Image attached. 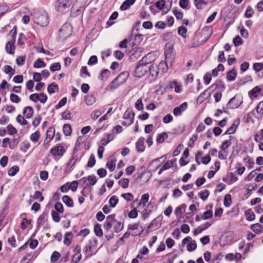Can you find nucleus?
Here are the masks:
<instances>
[{
	"instance_id": "69168bd1",
	"label": "nucleus",
	"mask_w": 263,
	"mask_h": 263,
	"mask_svg": "<svg viewBox=\"0 0 263 263\" xmlns=\"http://www.w3.org/2000/svg\"><path fill=\"white\" fill-rule=\"evenodd\" d=\"M149 196L148 194H144L142 195L141 200L142 202V204L144 206L146 203L148 202Z\"/></svg>"
},
{
	"instance_id": "5fc2aeb1",
	"label": "nucleus",
	"mask_w": 263,
	"mask_h": 263,
	"mask_svg": "<svg viewBox=\"0 0 263 263\" xmlns=\"http://www.w3.org/2000/svg\"><path fill=\"white\" fill-rule=\"evenodd\" d=\"M16 121L19 124H20L21 125H26L28 123L27 121L21 115L17 116V117L16 118Z\"/></svg>"
},
{
	"instance_id": "de8ad7c7",
	"label": "nucleus",
	"mask_w": 263,
	"mask_h": 263,
	"mask_svg": "<svg viewBox=\"0 0 263 263\" xmlns=\"http://www.w3.org/2000/svg\"><path fill=\"white\" fill-rule=\"evenodd\" d=\"M253 69L256 72H259L263 69V63H255L253 66Z\"/></svg>"
},
{
	"instance_id": "603ef678",
	"label": "nucleus",
	"mask_w": 263,
	"mask_h": 263,
	"mask_svg": "<svg viewBox=\"0 0 263 263\" xmlns=\"http://www.w3.org/2000/svg\"><path fill=\"white\" fill-rule=\"evenodd\" d=\"M10 100L13 103H18L20 102L21 99L18 96L14 93H11L10 96Z\"/></svg>"
},
{
	"instance_id": "72a5a7b5",
	"label": "nucleus",
	"mask_w": 263,
	"mask_h": 263,
	"mask_svg": "<svg viewBox=\"0 0 263 263\" xmlns=\"http://www.w3.org/2000/svg\"><path fill=\"white\" fill-rule=\"evenodd\" d=\"M6 49L7 53L9 54H13L14 50V46L13 43L11 42H8L6 46Z\"/></svg>"
},
{
	"instance_id": "7c9ffc66",
	"label": "nucleus",
	"mask_w": 263,
	"mask_h": 263,
	"mask_svg": "<svg viewBox=\"0 0 263 263\" xmlns=\"http://www.w3.org/2000/svg\"><path fill=\"white\" fill-rule=\"evenodd\" d=\"M186 207V205L185 204H182L181 205L178 206L175 210L176 214L177 215H182L183 213L185 212Z\"/></svg>"
},
{
	"instance_id": "6ab92c4d",
	"label": "nucleus",
	"mask_w": 263,
	"mask_h": 263,
	"mask_svg": "<svg viewBox=\"0 0 263 263\" xmlns=\"http://www.w3.org/2000/svg\"><path fill=\"white\" fill-rule=\"evenodd\" d=\"M251 229L257 234L263 232V226L258 223L252 224L251 227Z\"/></svg>"
},
{
	"instance_id": "20e7f679",
	"label": "nucleus",
	"mask_w": 263,
	"mask_h": 263,
	"mask_svg": "<svg viewBox=\"0 0 263 263\" xmlns=\"http://www.w3.org/2000/svg\"><path fill=\"white\" fill-rule=\"evenodd\" d=\"M242 103V97L240 96L235 95L229 101L227 107L230 109L236 108L238 107Z\"/></svg>"
},
{
	"instance_id": "4d7b16f0",
	"label": "nucleus",
	"mask_w": 263,
	"mask_h": 263,
	"mask_svg": "<svg viewBox=\"0 0 263 263\" xmlns=\"http://www.w3.org/2000/svg\"><path fill=\"white\" fill-rule=\"evenodd\" d=\"M167 137V134L165 133L159 134L157 138V142L158 143H162L164 142L165 138Z\"/></svg>"
},
{
	"instance_id": "6e6d98bb",
	"label": "nucleus",
	"mask_w": 263,
	"mask_h": 263,
	"mask_svg": "<svg viewBox=\"0 0 263 263\" xmlns=\"http://www.w3.org/2000/svg\"><path fill=\"white\" fill-rule=\"evenodd\" d=\"M110 74V71L108 69H104L101 72V74L100 76V79L102 81L107 79Z\"/></svg>"
},
{
	"instance_id": "4468645a",
	"label": "nucleus",
	"mask_w": 263,
	"mask_h": 263,
	"mask_svg": "<svg viewBox=\"0 0 263 263\" xmlns=\"http://www.w3.org/2000/svg\"><path fill=\"white\" fill-rule=\"evenodd\" d=\"M145 139L143 137H141L138 139L136 142V146L137 151L139 152H143L145 149L144 146Z\"/></svg>"
},
{
	"instance_id": "a18cd8bd",
	"label": "nucleus",
	"mask_w": 263,
	"mask_h": 263,
	"mask_svg": "<svg viewBox=\"0 0 263 263\" xmlns=\"http://www.w3.org/2000/svg\"><path fill=\"white\" fill-rule=\"evenodd\" d=\"M129 179L127 178H124L119 181V184L124 189H126L129 185Z\"/></svg>"
},
{
	"instance_id": "49530a36",
	"label": "nucleus",
	"mask_w": 263,
	"mask_h": 263,
	"mask_svg": "<svg viewBox=\"0 0 263 263\" xmlns=\"http://www.w3.org/2000/svg\"><path fill=\"white\" fill-rule=\"evenodd\" d=\"M61 69V64L60 63H54L50 66V70L52 71L60 70Z\"/></svg>"
},
{
	"instance_id": "3c124183",
	"label": "nucleus",
	"mask_w": 263,
	"mask_h": 263,
	"mask_svg": "<svg viewBox=\"0 0 263 263\" xmlns=\"http://www.w3.org/2000/svg\"><path fill=\"white\" fill-rule=\"evenodd\" d=\"M135 107L139 110H142L143 109V104L141 98H139L137 100L135 103Z\"/></svg>"
},
{
	"instance_id": "f03ea898",
	"label": "nucleus",
	"mask_w": 263,
	"mask_h": 263,
	"mask_svg": "<svg viewBox=\"0 0 263 263\" xmlns=\"http://www.w3.org/2000/svg\"><path fill=\"white\" fill-rule=\"evenodd\" d=\"M32 16L34 22L42 27L46 26L49 24L48 16L44 11H34Z\"/></svg>"
},
{
	"instance_id": "a878e982",
	"label": "nucleus",
	"mask_w": 263,
	"mask_h": 263,
	"mask_svg": "<svg viewBox=\"0 0 263 263\" xmlns=\"http://www.w3.org/2000/svg\"><path fill=\"white\" fill-rule=\"evenodd\" d=\"M85 102L88 105H92L96 102V98L93 95H88L85 98Z\"/></svg>"
},
{
	"instance_id": "a19ab883",
	"label": "nucleus",
	"mask_w": 263,
	"mask_h": 263,
	"mask_svg": "<svg viewBox=\"0 0 263 263\" xmlns=\"http://www.w3.org/2000/svg\"><path fill=\"white\" fill-rule=\"evenodd\" d=\"M19 171V167L17 166H14L10 168L8 171V175L10 176H14Z\"/></svg>"
},
{
	"instance_id": "f8f14e48",
	"label": "nucleus",
	"mask_w": 263,
	"mask_h": 263,
	"mask_svg": "<svg viewBox=\"0 0 263 263\" xmlns=\"http://www.w3.org/2000/svg\"><path fill=\"white\" fill-rule=\"evenodd\" d=\"M116 159L114 155L109 157L108 158L107 163L106 167L110 170V171H113L116 167Z\"/></svg>"
},
{
	"instance_id": "bf43d9fd",
	"label": "nucleus",
	"mask_w": 263,
	"mask_h": 263,
	"mask_svg": "<svg viewBox=\"0 0 263 263\" xmlns=\"http://www.w3.org/2000/svg\"><path fill=\"white\" fill-rule=\"evenodd\" d=\"M187 31V29L185 27L183 26L179 27L178 29V33L179 35L185 37L186 36V33Z\"/></svg>"
},
{
	"instance_id": "e2e57ef3",
	"label": "nucleus",
	"mask_w": 263,
	"mask_h": 263,
	"mask_svg": "<svg viewBox=\"0 0 263 263\" xmlns=\"http://www.w3.org/2000/svg\"><path fill=\"white\" fill-rule=\"evenodd\" d=\"M33 197L35 199H38L39 201H42L44 199V197L40 191H36L34 193Z\"/></svg>"
},
{
	"instance_id": "a211bd4d",
	"label": "nucleus",
	"mask_w": 263,
	"mask_h": 263,
	"mask_svg": "<svg viewBox=\"0 0 263 263\" xmlns=\"http://www.w3.org/2000/svg\"><path fill=\"white\" fill-rule=\"evenodd\" d=\"M81 180H83L85 182L88 181V184L91 185H95L97 182V177L95 175H89L87 177H84Z\"/></svg>"
},
{
	"instance_id": "58836bf2",
	"label": "nucleus",
	"mask_w": 263,
	"mask_h": 263,
	"mask_svg": "<svg viewBox=\"0 0 263 263\" xmlns=\"http://www.w3.org/2000/svg\"><path fill=\"white\" fill-rule=\"evenodd\" d=\"M4 72L7 74H10L11 76L13 75L15 73V70L9 65H5L4 67Z\"/></svg>"
},
{
	"instance_id": "79ce46f5",
	"label": "nucleus",
	"mask_w": 263,
	"mask_h": 263,
	"mask_svg": "<svg viewBox=\"0 0 263 263\" xmlns=\"http://www.w3.org/2000/svg\"><path fill=\"white\" fill-rule=\"evenodd\" d=\"M63 132L66 136H69L71 133V127L70 124H66L63 126Z\"/></svg>"
},
{
	"instance_id": "09e8293b",
	"label": "nucleus",
	"mask_w": 263,
	"mask_h": 263,
	"mask_svg": "<svg viewBox=\"0 0 263 263\" xmlns=\"http://www.w3.org/2000/svg\"><path fill=\"white\" fill-rule=\"evenodd\" d=\"M199 195L201 199L203 201H205L207 199L208 197L209 196V191L207 190H205L202 192H201Z\"/></svg>"
},
{
	"instance_id": "dca6fc26",
	"label": "nucleus",
	"mask_w": 263,
	"mask_h": 263,
	"mask_svg": "<svg viewBox=\"0 0 263 263\" xmlns=\"http://www.w3.org/2000/svg\"><path fill=\"white\" fill-rule=\"evenodd\" d=\"M55 134V130L53 128H49L46 132V138L45 139L44 142H49L53 138Z\"/></svg>"
},
{
	"instance_id": "473e14b6",
	"label": "nucleus",
	"mask_w": 263,
	"mask_h": 263,
	"mask_svg": "<svg viewBox=\"0 0 263 263\" xmlns=\"http://www.w3.org/2000/svg\"><path fill=\"white\" fill-rule=\"evenodd\" d=\"M237 73L234 69L228 72L227 74V78L229 81H234L236 77Z\"/></svg>"
},
{
	"instance_id": "774afa93",
	"label": "nucleus",
	"mask_w": 263,
	"mask_h": 263,
	"mask_svg": "<svg viewBox=\"0 0 263 263\" xmlns=\"http://www.w3.org/2000/svg\"><path fill=\"white\" fill-rule=\"evenodd\" d=\"M256 109L258 114H263V102H260L258 104Z\"/></svg>"
},
{
	"instance_id": "cd10ccee",
	"label": "nucleus",
	"mask_w": 263,
	"mask_h": 263,
	"mask_svg": "<svg viewBox=\"0 0 263 263\" xmlns=\"http://www.w3.org/2000/svg\"><path fill=\"white\" fill-rule=\"evenodd\" d=\"M232 139V137L230 136V139L227 140L225 141H224L220 146V149L222 151H226L231 145V140Z\"/></svg>"
},
{
	"instance_id": "338daca9",
	"label": "nucleus",
	"mask_w": 263,
	"mask_h": 263,
	"mask_svg": "<svg viewBox=\"0 0 263 263\" xmlns=\"http://www.w3.org/2000/svg\"><path fill=\"white\" fill-rule=\"evenodd\" d=\"M60 256V254L59 252L57 251H54L52 253L51 256V262H54L58 260Z\"/></svg>"
},
{
	"instance_id": "052dcab7",
	"label": "nucleus",
	"mask_w": 263,
	"mask_h": 263,
	"mask_svg": "<svg viewBox=\"0 0 263 263\" xmlns=\"http://www.w3.org/2000/svg\"><path fill=\"white\" fill-rule=\"evenodd\" d=\"M78 183L77 181H73L70 184L68 183V186L69 190H71L72 191H76L78 188Z\"/></svg>"
},
{
	"instance_id": "2eb2a0df",
	"label": "nucleus",
	"mask_w": 263,
	"mask_h": 263,
	"mask_svg": "<svg viewBox=\"0 0 263 263\" xmlns=\"http://www.w3.org/2000/svg\"><path fill=\"white\" fill-rule=\"evenodd\" d=\"M148 70H149V73L153 78L155 79L157 77L159 71L157 65L149 64V68Z\"/></svg>"
},
{
	"instance_id": "393cba45",
	"label": "nucleus",
	"mask_w": 263,
	"mask_h": 263,
	"mask_svg": "<svg viewBox=\"0 0 263 263\" xmlns=\"http://www.w3.org/2000/svg\"><path fill=\"white\" fill-rule=\"evenodd\" d=\"M246 219L248 221H252L255 219V216L253 212L251 210H248L245 212Z\"/></svg>"
},
{
	"instance_id": "f3484780",
	"label": "nucleus",
	"mask_w": 263,
	"mask_h": 263,
	"mask_svg": "<svg viewBox=\"0 0 263 263\" xmlns=\"http://www.w3.org/2000/svg\"><path fill=\"white\" fill-rule=\"evenodd\" d=\"M114 138V136L111 134H106L104 135L101 140V143L103 145H107L109 142L111 141Z\"/></svg>"
},
{
	"instance_id": "7ed1b4c3",
	"label": "nucleus",
	"mask_w": 263,
	"mask_h": 263,
	"mask_svg": "<svg viewBox=\"0 0 263 263\" xmlns=\"http://www.w3.org/2000/svg\"><path fill=\"white\" fill-rule=\"evenodd\" d=\"M71 4V0H58L55 7L58 11L63 12L69 8Z\"/></svg>"
},
{
	"instance_id": "680f3d73",
	"label": "nucleus",
	"mask_w": 263,
	"mask_h": 263,
	"mask_svg": "<svg viewBox=\"0 0 263 263\" xmlns=\"http://www.w3.org/2000/svg\"><path fill=\"white\" fill-rule=\"evenodd\" d=\"M138 216V211L136 210V208H134V209L132 210L129 214H128V217L130 218H136Z\"/></svg>"
},
{
	"instance_id": "ddd939ff",
	"label": "nucleus",
	"mask_w": 263,
	"mask_h": 263,
	"mask_svg": "<svg viewBox=\"0 0 263 263\" xmlns=\"http://www.w3.org/2000/svg\"><path fill=\"white\" fill-rule=\"evenodd\" d=\"M129 77V73L127 71H123L119 74L116 78L117 81L121 85L124 83Z\"/></svg>"
},
{
	"instance_id": "f704fd0d",
	"label": "nucleus",
	"mask_w": 263,
	"mask_h": 263,
	"mask_svg": "<svg viewBox=\"0 0 263 263\" xmlns=\"http://www.w3.org/2000/svg\"><path fill=\"white\" fill-rule=\"evenodd\" d=\"M40 137V133L39 131L37 130L31 135L30 140L33 142H36L38 141Z\"/></svg>"
},
{
	"instance_id": "412c9836",
	"label": "nucleus",
	"mask_w": 263,
	"mask_h": 263,
	"mask_svg": "<svg viewBox=\"0 0 263 263\" xmlns=\"http://www.w3.org/2000/svg\"><path fill=\"white\" fill-rule=\"evenodd\" d=\"M63 202L68 207H73V203L72 199L67 195H65L62 198Z\"/></svg>"
},
{
	"instance_id": "e433bc0d",
	"label": "nucleus",
	"mask_w": 263,
	"mask_h": 263,
	"mask_svg": "<svg viewBox=\"0 0 263 263\" xmlns=\"http://www.w3.org/2000/svg\"><path fill=\"white\" fill-rule=\"evenodd\" d=\"M119 202V199L116 196H112L109 199L110 206L115 208Z\"/></svg>"
},
{
	"instance_id": "8fccbe9b",
	"label": "nucleus",
	"mask_w": 263,
	"mask_h": 263,
	"mask_svg": "<svg viewBox=\"0 0 263 263\" xmlns=\"http://www.w3.org/2000/svg\"><path fill=\"white\" fill-rule=\"evenodd\" d=\"M33 66L35 68H41L45 67L46 64L41 59H39L34 62Z\"/></svg>"
},
{
	"instance_id": "ea45409f",
	"label": "nucleus",
	"mask_w": 263,
	"mask_h": 263,
	"mask_svg": "<svg viewBox=\"0 0 263 263\" xmlns=\"http://www.w3.org/2000/svg\"><path fill=\"white\" fill-rule=\"evenodd\" d=\"M96 162V161L95 155L93 154H91L88 161L87 165L88 167H92L95 165Z\"/></svg>"
},
{
	"instance_id": "aec40b11",
	"label": "nucleus",
	"mask_w": 263,
	"mask_h": 263,
	"mask_svg": "<svg viewBox=\"0 0 263 263\" xmlns=\"http://www.w3.org/2000/svg\"><path fill=\"white\" fill-rule=\"evenodd\" d=\"M33 110L30 106H27L24 108L23 115L26 118H30L33 115Z\"/></svg>"
},
{
	"instance_id": "37998d69",
	"label": "nucleus",
	"mask_w": 263,
	"mask_h": 263,
	"mask_svg": "<svg viewBox=\"0 0 263 263\" xmlns=\"http://www.w3.org/2000/svg\"><path fill=\"white\" fill-rule=\"evenodd\" d=\"M121 196L127 201H132L134 199V196L132 193H127L121 194Z\"/></svg>"
},
{
	"instance_id": "4c0bfd02",
	"label": "nucleus",
	"mask_w": 263,
	"mask_h": 263,
	"mask_svg": "<svg viewBox=\"0 0 263 263\" xmlns=\"http://www.w3.org/2000/svg\"><path fill=\"white\" fill-rule=\"evenodd\" d=\"M187 250L190 251H193L195 250L197 248V245L195 240H192L186 246Z\"/></svg>"
},
{
	"instance_id": "c03bdc74",
	"label": "nucleus",
	"mask_w": 263,
	"mask_h": 263,
	"mask_svg": "<svg viewBox=\"0 0 263 263\" xmlns=\"http://www.w3.org/2000/svg\"><path fill=\"white\" fill-rule=\"evenodd\" d=\"M213 212L211 210H208L203 213V215L201 217L202 219L206 220L212 217Z\"/></svg>"
},
{
	"instance_id": "423d86ee",
	"label": "nucleus",
	"mask_w": 263,
	"mask_h": 263,
	"mask_svg": "<svg viewBox=\"0 0 263 263\" xmlns=\"http://www.w3.org/2000/svg\"><path fill=\"white\" fill-rule=\"evenodd\" d=\"M29 99L34 102L40 101L41 103L44 104L47 101V96L44 93H33L30 96Z\"/></svg>"
},
{
	"instance_id": "6e6552de",
	"label": "nucleus",
	"mask_w": 263,
	"mask_h": 263,
	"mask_svg": "<svg viewBox=\"0 0 263 263\" xmlns=\"http://www.w3.org/2000/svg\"><path fill=\"white\" fill-rule=\"evenodd\" d=\"M81 247L77 246L74 249V254L72 256L71 259V263H78L82 258V254L81 253Z\"/></svg>"
},
{
	"instance_id": "0e129e2a",
	"label": "nucleus",
	"mask_w": 263,
	"mask_h": 263,
	"mask_svg": "<svg viewBox=\"0 0 263 263\" xmlns=\"http://www.w3.org/2000/svg\"><path fill=\"white\" fill-rule=\"evenodd\" d=\"M51 215L52 219L54 221L59 222L60 221L61 218L58 212L55 211H52L51 212Z\"/></svg>"
},
{
	"instance_id": "f257e3e1",
	"label": "nucleus",
	"mask_w": 263,
	"mask_h": 263,
	"mask_svg": "<svg viewBox=\"0 0 263 263\" xmlns=\"http://www.w3.org/2000/svg\"><path fill=\"white\" fill-rule=\"evenodd\" d=\"M151 57V55L148 54L138 62L134 72L135 77L140 78L145 74L149 68V64L151 63V60L149 59Z\"/></svg>"
},
{
	"instance_id": "13d9d810",
	"label": "nucleus",
	"mask_w": 263,
	"mask_h": 263,
	"mask_svg": "<svg viewBox=\"0 0 263 263\" xmlns=\"http://www.w3.org/2000/svg\"><path fill=\"white\" fill-rule=\"evenodd\" d=\"M7 132L9 135H12L16 133V129L11 124L7 126Z\"/></svg>"
},
{
	"instance_id": "1a4fd4ad",
	"label": "nucleus",
	"mask_w": 263,
	"mask_h": 263,
	"mask_svg": "<svg viewBox=\"0 0 263 263\" xmlns=\"http://www.w3.org/2000/svg\"><path fill=\"white\" fill-rule=\"evenodd\" d=\"M65 150L63 146L60 145H58L50 149L51 154L54 156H62Z\"/></svg>"
},
{
	"instance_id": "9b49d317",
	"label": "nucleus",
	"mask_w": 263,
	"mask_h": 263,
	"mask_svg": "<svg viewBox=\"0 0 263 263\" xmlns=\"http://www.w3.org/2000/svg\"><path fill=\"white\" fill-rule=\"evenodd\" d=\"M80 1L81 0H77L72 7V12L73 13H76V15L80 14L83 11L85 4L79 6Z\"/></svg>"
},
{
	"instance_id": "5701e85b",
	"label": "nucleus",
	"mask_w": 263,
	"mask_h": 263,
	"mask_svg": "<svg viewBox=\"0 0 263 263\" xmlns=\"http://www.w3.org/2000/svg\"><path fill=\"white\" fill-rule=\"evenodd\" d=\"M239 124V121H235L231 126L226 132L225 134H232L234 133L237 126Z\"/></svg>"
},
{
	"instance_id": "c756f323",
	"label": "nucleus",
	"mask_w": 263,
	"mask_h": 263,
	"mask_svg": "<svg viewBox=\"0 0 263 263\" xmlns=\"http://www.w3.org/2000/svg\"><path fill=\"white\" fill-rule=\"evenodd\" d=\"M94 231L96 235L99 237L103 235V231L101 227V224L97 223L94 226Z\"/></svg>"
},
{
	"instance_id": "c9c22d12",
	"label": "nucleus",
	"mask_w": 263,
	"mask_h": 263,
	"mask_svg": "<svg viewBox=\"0 0 263 263\" xmlns=\"http://www.w3.org/2000/svg\"><path fill=\"white\" fill-rule=\"evenodd\" d=\"M232 203L231 196L230 194H227L224 196L223 203L225 206L229 207Z\"/></svg>"
},
{
	"instance_id": "39448f33",
	"label": "nucleus",
	"mask_w": 263,
	"mask_h": 263,
	"mask_svg": "<svg viewBox=\"0 0 263 263\" xmlns=\"http://www.w3.org/2000/svg\"><path fill=\"white\" fill-rule=\"evenodd\" d=\"M172 49H168L165 51V62H160L159 64V68H162L164 69V66L168 67V65L170 64L171 66V63L173 60V57L172 56Z\"/></svg>"
},
{
	"instance_id": "bb28decb",
	"label": "nucleus",
	"mask_w": 263,
	"mask_h": 263,
	"mask_svg": "<svg viewBox=\"0 0 263 263\" xmlns=\"http://www.w3.org/2000/svg\"><path fill=\"white\" fill-rule=\"evenodd\" d=\"M59 90L58 85L54 83H51L47 88V91L49 93L56 92Z\"/></svg>"
},
{
	"instance_id": "0eeeda50",
	"label": "nucleus",
	"mask_w": 263,
	"mask_h": 263,
	"mask_svg": "<svg viewBox=\"0 0 263 263\" xmlns=\"http://www.w3.org/2000/svg\"><path fill=\"white\" fill-rule=\"evenodd\" d=\"M72 33L71 27L69 24H65L63 25L60 31V36L62 38L65 39L69 36Z\"/></svg>"
},
{
	"instance_id": "2f4dec72",
	"label": "nucleus",
	"mask_w": 263,
	"mask_h": 263,
	"mask_svg": "<svg viewBox=\"0 0 263 263\" xmlns=\"http://www.w3.org/2000/svg\"><path fill=\"white\" fill-rule=\"evenodd\" d=\"M121 84L118 83V81H117L116 78L113 80L109 85L108 88L110 90L112 91L116 89Z\"/></svg>"
},
{
	"instance_id": "4be33fe9",
	"label": "nucleus",
	"mask_w": 263,
	"mask_h": 263,
	"mask_svg": "<svg viewBox=\"0 0 263 263\" xmlns=\"http://www.w3.org/2000/svg\"><path fill=\"white\" fill-rule=\"evenodd\" d=\"M112 227H114V229L115 232L118 233L123 229V224L121 222L117 221L112 223Z\"/></svg>"
},
{
	"instance_id": "c85d7f7f",
	"label": "nucleus",
	"mask_w": 263,
	"mask_h": 263,
	"mask_svg": "<svg viewBox=\"0 0 263 263\" xmlns=\"http://www.w3.org/2000/svg\"><path fill=\"white\" fill-rule=\"evenodd\" d=\"M194 3L198 9L203 8L207 4L205 0H194Z\"/></svg>"
},
{
	"instance_id": "b1692460",
	"label": "nucleus",
	"mask_w": 263,
	"mask_h": 263,
	"mask_svg": "<svg viewBox=\"0 0 263 263\" xmlns=\"http://www.w3.org/2000/svg\"><path fill=\"white\" fill-rule=\"evenodd\" d=\"M72 238V234L71 232H67L64 236V243L67 246H69Z\"/></svg>"
},
{
	"instance_id": "9d476101",
	"label": "nucleus",
	"mask_w": 263,
	"mask_h": 263,
	"mask_svg": "<svg viewBox=\"0 0 263 263\" xmlns=\"http://www.w3.org/2000/svg\"><path fill=\"white\" fill-rule=\"evenodd\" d=\"M187 107V103L184 102L180 105L178 107L174 108L173 113L176 116H178L181 115L182 112L185 110Z\"/></svg>"
},
{
	"instance_id": "864d4df0",
	"label": "nucleus",
	"mask_w": 263,
	"mask_h": 263,
	"mask_svg": "<svg viewBox=\"0 0 263 263\" xmlns=\"http://www.w3.org/2000/svg\"><path fill=\"white\" fill-rule=\"evenodd\" d=\"M26 59V56L25 55H22L18 57L16 59V64L19 66H22L24 64L25 61Z\"/></svg>"
}]
</instances>
